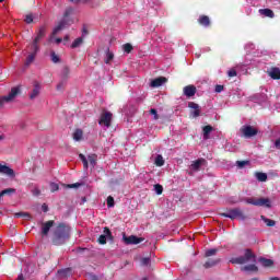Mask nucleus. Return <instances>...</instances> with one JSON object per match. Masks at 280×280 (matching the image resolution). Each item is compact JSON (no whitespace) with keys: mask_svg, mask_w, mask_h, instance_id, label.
I'll use <instances>...</instances> for the list:
<instances>
[{"mask_svg":"<svg viewBox=\"0 0 280 280\" xmlns=\"http://www.w3.org/2000/svg\"><path fill=\"white\" fill-rule=\"evenodd\" d=\"M63 40L68 42V40H69V35H66V36L63 37Z\"/></svg>","mask_w":280,"mask_h":280,"instance_id":"nucleus-60","label":"nucleus"},{"mask_svg":"<svg viewBox=\"0 0 280 280\" xmlns=\"http://www.w3.org/2000/svg\"><path fill=\"white\" fill-rule=\"evenodd\" d=\"M259 262L264 268H271V266H275V261L268 258H259Z\"/></svg>","mask_w":280,"mask_h":280,"instance_id":"nucleus-24","label":"nucleus"},{"mask_svg":"<svg viewBox=\"0 0 280 280\" xmlns=\"http://www.w3.org/2000/svg\"><path fill=\"white\" fill-rule=\"evenodd\" d=\"M82 200H83V202H86V197H83Z\"/></svg>","mask_w":280,"mask_h":280,"instance_id":"nucleus-62","label":"nucleus"},{"mask_svg":"<svg viewBox=\"0 0 280 280\" xmlns=\"http://www.w3.org/2000/svg\"><path fill=\"white\" fill-rule=\"evenodd\" d=\"M0 174H5L7 176H10L11 178H14V170L10 168L8 165L0 164Z\"/></svg>","mask_w":280,"mask_h":280,"instance_id":"nucleus-17","label":"nucleus"},{"mask_svg":"<svg viewBox=\"0 0 280 280\" xmlns=\"http://www.w3.org/2000/svg\"><path fill=\"white\" fill-rule=\"evenodd\" d=\"M56 224L54 220L47 221L42 224V235H49V231H51V228Z\"/></svg>","mask_w":280,"mask_h":280,"instance_id":"nucleus-14","label":"nucleus"},{"mask_svg":"<svg viewBox=\"0 0 280 280\" xmlns=\"http://www.w3.org/2000/svg\"><path fill=\"white\" fill-rule=\"evenodd\" d=\"M155 165L156 167H163L165 165V160L163 159V155L161 154L156 155Z\"/></svg>","mask_w":280,"mask_h":280,"instance_id":"nucleus-32","label":"nucleus"},{"mask_svg":"<svg viewBox=\"0 0 280 280\" xmlns=\"http://www.w3.org/2000/svg\"><path fill=\"white\" fill-rule=\"evenodd\" d=\"M214 255H218V248L207 249L205 253V257H213Z\"/></svg>","mask_w":280,"mask_h":280,"instance_id":"nucleus-37","label":"nucleus"},{"mask_svg":"<svg viewBox=\"0 0 280 280\" xmlns=\"http://www.w3.org/2000/svg\"><path fill=\"white\" fill-rule=\"evenodd\" d=\"M50 59H51V62H54L55 65H57V62H60V57L56 55V51L50 52Z\"/></svg>","mask_w":280,"mask_h":280,"instance_id":"nucleus-39","label":"nucleus"},{"mask_svg":"<svg viewBox=\"0 0 280 280\" xmlns=\"http://www.w3.org/2000/svg\"><path fill=\"white\" fill-rule=\"evenodd\" d=\"M71 272L70 269H62L59 270L58 273L60 275V277H67V275H69Z\"/></svg>","mask_w":280,"mask_h":280,"instance_id":"nucleus-48","label":"nucleus"},{"mask_svg":"<svg viewBox=\"0 0 280 280\" xmlns=\"http://www.w3.org/2000/svg\"><path fill=\"white\" fill-rule=\"evenodd\" d=\"M249 161H236V166L242 170L245 165H248Z\"/></svg>","mask_w":280,"mask_h":280,"instance_id":"nucleus-45","label":"nucleus"},{"mask_svg":"<svg viewBox=\"0 0 280 280\" xmlns=\"http://www.w3.org/2000/svg\"><path fill=\"white\" fill-rule=\"evenodd\" d=\"M267 73L271 80H280V68L271 67Z\"/></svg>","mask_w":280,"mask_h":280,"instance_id":"nucleus-16","label":"nucleus"},{"mask_svg":"<svg viewBox=\"0 0 280 280\" xmlns=\"http://www.w3.org/2000/svg\"><path fill=\"white\" fill-rule=\"evenodd\" d=\"M150 115H153V119H155V120L159 119V113L156 112V109L151 108L150 109Z\"/></svg>","mask_w":280,"mask_h":280,"instance_id":"nucleus-49","label":"nucleus"},{"mask_svg":"<svg viewBox=\"0 0 280 280\" xmlns=\"http://www.w3.org/2000/svg\"><path fill=\"white\" fill-rule=\"evenodd\" d=\"M71 14H73V8L66 9L63 13V19H68V16H71Z\"/></svg>","mask_w":280,"mask_h":280,"instance_id":"nucleus-46","label":"nucleus"},{"mask_svg":"<svg viewBox=\"0 0 280 280\" xmlns=\"http://www.w3.org/2000/svg\"><path fill=\"white\" fill-rule=\"evenodd\" d=\"M71 3H80V0H70Z\"/></svg>","mask_w":280,"mask_h":280,"instance_id":"nucleus-58","label":"nucleus"},{"mask_svg":"<svg viewBox=\"0 0 280 280\" xmlns=\"http://www.w3.org/2000/svg\"><path fill=\"white\" fill-rule=\"evenodd\" d=\"M275 145L277 150H280V138L276 140Z\"/></svg>","mask_w":280,"mask_h":280,"instance_id":"nucleus-56","label":"nucleus"},{"mask_svg":"<svg viewBox=\"0 0 280 280\" xmlns=\"http://www.w3.org/2000/svg\"><path fill=\"white\" fill-rule=\"evenodd\" d=\"M242 270L244 272H257V270H259V268L256 267V265H247V266L242 267Z\"/></svg>","mask_w":280,"mask_h":280,"instance_id":"nucleus-30","label":"nucleus"},{"mask_svg":"<svg viewBox=\"0 0 280 280\" xmlns=\"http://www.w3.org/2000/svg\"><path fill=\"white\" fill-rule=\"evenodd\" d=\"M199 25L202 27H209L211 25V19L208 15H200L198 19Z\"/></svg>","mask_w":280,"mask_h":280,"instance_id":"nucleus-19","label":"nucleus"},{"mask_svg":"<svg viewBox=\"0 0 280 280\" xmlns=\"http://www.w3.org/2000/svg\"><path fill=\"white\" fill-rule=\"evenodd\" d=\"M88 161L92 167L97 165V154L93 153L88 156Z\"/></svg>","mask_w":280,"mask_h":280,"instance_id":"nucleus-28","label":"nucleus"},{"mask_svg":"<svg viewBox=\"0 0 280 280\" xmlns=\"http://www.w3.org/2000/svg\"><path fill=\"white\" fill-rule=\"evenodd\" d=\"M19 93H21V88L15 86L12 88L10 93L5 96H0V109L3 108L5 102H12V100H14V97H16V95H19Z\"/></svg>","mask_w":280,"mask_h":280,"instance_id":"nucleus-5","label":"nucleus"},{"mask_svg":"<svg viewBox=\"0 0 280 280\" xmlns=\"http://www.w3.org/2000/svg\"><path fill=\"white\" fill-rule=\"evenodd\" d=\"M245 202L247 205H254V207H267V209H270V207H272L270 205V199H268V198H258V199L246 198Z\"/></svg>","mask_w":280,"mask_h":280,"instance_id":"nucleus-4","label":"nucleus"},{"mask_svg":"<svg viewBox=\"0 0 280 280\" xmlns=\"http://www.w3.org/2000/svg\"><path fill=\"white\" fill-rule=\"evenodd\" d=\"M202 132H203V139H209V135L213 132V127L211 125H207L202 128Z\"/></svg>","mask_w":280,"mask_h":280,"instance_id":"nucleus-27","label":"nucleus"},{"mask_svg":"<svg viewBox=\"0 0 280 280\" xmlns=\"http://www.w3.org/2000/svg\"><path fill=\"white\" fill-rule=\"evenodd\" d=\"M122 49H124V51L126 52V54H130L131 51H132V44H125L124 46H122Z\"/></svg>","mask_w":280,"mask_h":280,"instance_id":"nucleus-44","label":"nucleus"},{"mask_svg":"<svg viewBox=\"0 0 280 280\" xmlns=\"http://www.w3.org/2000/svg\"><path fill=\"white\" fill-rule=\"evenodd\" d=\"M260 220H262V222H265V224H267V226H275L277 224V222L275 220L268 219L264 215L260 217Z\"/></svg>","mask_w":280,"mask_h":280,"instance_id":"nucleus-34","label":"nucleus"},{"mask_svg":"<svg viewBox=\"0 0 280 280\" xmlns=\"http://www.w3.org/2000/svg\"><path fill=\"white\" fill-rule=\"evenodd\" d=\"M188 108H190V117H200V105L198 103L189 102Z\"/></svg>","mask_w":280,"mask_h":280,"instance_id":"nucleus-11","label":"nucleus"},{"mask_svg":"<svg viewBox=\"0 0 280 280\" xmlns=\"http://www.w3.org/2000/svg\"><path fill=\"white\" fill-rule=\"evenodd\" d=\"M221 259L217 258V259H208L205 264H203V268L209 269V268H213L214 266H218L220 264Z\"/></svg>","mask_w":280,"mask_h":280,"instance_id":"nucleus-20","label":"nucleus"},{"mask_svg":"<svg viewBox=\"0 0 280 280\" xmlns=\"http://www.w3.org/2000/svg\"><path fill=\"white\" fill-rule=\"evenodd\" d=\"M68 187H69L70 189L78 188V187H80V183H75V184L68 185Z\"/></svg>","mask_w":280,"mask_h":280,"instance_id":"nucleus-54","label":"nucleus"},{"mask_svg":"<svg viewBox=\"0 0 280 280\" xmlns=\"http://www.w3.org/2000/svg\"><path fill=\"white\" fill-rule=\"evenodd\" d=\"M71 234V228L65 223H60L57 229L52 232V244L55 246H62L67 240H69Z\"/></svg>","mask_w":280,"mask_h":280,"instance_id":"nucleus-1","label":"nucleus"},{"mask_svg":"<svg viewBox=\"0 0 280 280\" xmlns=\"http://www.w3.org/2000/svg\"><path fill=\"white\" fill-rule=\"evenodd\" d=\"M14 218H24L25 220H32V214L28 212H18L14 214Z\"/></svg>","mask_w":280,"mask_h":280,"instance_id":"nucleus-33","label":"nucleus"},{"mask_svg":"<svg viewBox=\"0 0 280 280\" xmlns=\"http://www.w3.org/2000/svg\"><path fill=\"white\" fill-rule=\"evenodd\" d=\"M241 132L244 135L246 139H252V137H256V135L259 133V130L248 125V126L242 127Z\"/></svg>","mask_w":280,"mask_h":280,"instance_id":"nucleus-7","label":"nucleus"},{"mask_svg":"<svg viewBox=\"0 0 280 280\" xmlns=\"http://www.w3.org/2000/svg\"><path fill=\"white\" fill-rule=\"evenodd\" d=\"M84 132L82 131V129H77L73 132V139L74 141H82V137H83Z\"/></svg>","mask_w":280,"mask_h":280,"instance_id":"nucleus-31","label":"nucleus"},{"mask_svg":"<svg viewBox=\"0 0 280 280\" xmlns=\"http://www.w3.org/2000/svg\"><path fill=\"white\" fill-rule=\"evenodd\" d=\"M39 42H36L35 39H33V43L28 46L31 49V54H38V51H40V47L38 46Z\"/></svg>","mask_w":280,"mask_h":280,"instance_id":"nucleus-25","label":"nucleus"},{"mask_svg":"<svg viewBox=\"0 0 280 280\" xmlns=\"http://www.w3.org/2000/svg\"><path fill=\"white\" fill-rule=\"evenodd\" d=\"M92 280H98V279H97V276H93V277H92Z\"/></svg>","mask_w":280,"mask_h":280,"instance_id":"nucleus-61","label":"nucleus"},{"mask_svg":"<svg viewBox=\"0 0 280 280\" xmlns=\"http://www.w3.org/2000/svg\"><path fill=\"white\" fill-rule=\"evenodd\" d=\"M229 78H235V75H237V71H235V69H231L228 72Z\"/></svg>","mask_w":280,"mask_h":280,"instance_id":"nucleus-52","label":"nucleus"},{"mask_svg":"<svg viewBox=\"0 0 280 280\" xmlns=\"http://www.w3.org/2000/svg\"><path fill=\"white\" fill-rule=\"evenodd\" d=\"M60 189V186L56 183H50V191L54 194V191H58Z\"/></svg>","mask_w":280,"mask_h":280,"instance_id":"nucleus-47","label":"nucleus"},{"mask_svg":"<svg viewBox=\"0 0 280 280\" xmlns=\"http://www.w3.org/2000/svg\"><path fill=\"white\" fill-rule=\"evenodd\" d=\"M269 280H280L279 277H272Z\"/></svg>","mask_w":280,"mask_h":280,"instance_id":"nucleus-59","label":"nucleus"},{"mask_svg":"<svg viewBox=\"0 0 280 280\" xmlns=\"http://www.w3.org/2000/svg\"><path fill=\"white\" fill-rule=\"evenodd\" d=\"M255 176L259 183H266V180H268V174L266 173L257 172Z\"/></svg>","mask_w":280,"mask_h":280,"instance_id":"nucleus-29","label":"nucleus"},{"mask_svg":"<svg viewBox=\"0 0 280 280\" xmlns=\"http://www.w3.org/2000/svg\"><path fill=\"white\" fill-rule=\"evenodd\" d=\"M256 257L257 256H255V254H253V249L247 248V249H245L244 256H240V257L230 259V264L244 265V264H248V261H255Z\"/></svg>","mask_w":280,"mask_h":280,"instance_id":"nucleus-2","label":"nucleus"},{"mask_svg":"<svg viewBox=\"0 0 280 280\" xmlns=\"http://www.w3.org/2000/svg\"><path fill=\"white\" fill-rule=\"evenodd\" d=\"M184 95H186V97H194V95H196V85H186L184 88Z\"/></svg>","mask_w":280,"mask_h":280,"instance_id":"nucleus-18","label":"nucleus"},{"mask_svg":"<svg viewBox=\"0 0 280 280\" xmlns=\"http://www.w3.org/2000/svg\"><path fill=\"white\" fill-rule=\"evenodd\" d=\"M103 233L104 234L100 235V237L97 240L98 244L104 245V244H106L107 240L113 241V232H110V229L104 228Z\"/></svg>","mask_w":280,"mask_h":280,"instance_id":"nucleus-9","label":"nucleus"},{"mask_svg":"<svg viewBox=\"0 0 280 280\" xmlns=\"http://www.w3.org/2000/svg\"><path fill=\"white\" fill-rule=\"evenodd\" d=\"M110 121H113V113L103 112L101 114V119L98 120L100 126H106V128H110Z\"/></svg>","mask_w":280,"mask_h":280,"instance_id":"nucleus-6","label":"nucleus"},{"mask_svg":"<svg viewBox=\"0 0 280 280\" xmlns=\"http://www.w3.org/2000/svg\"><path fill=\"white\" fill-rule=\"evenodd\" d=\"M202 163H205V159H198L191 163L190 167L194 172H198Z\"/></svg>","mask_w":280,"mask_h":280,"instance_id":"nucleus-22","label":"nucleus"},{"mask_svg":"<svg viewBox=\"0 0 280 280\" xmlns=\"http://www.w3.org/2000/svg\"><path fill=\"white\" fill-rule=\"evenodd\" d=\"M154 191L158 194V196H161V194H163V186L161 184H155Z\"/></svg>","mask_w":280,"mask_h":280,"instance_id":"nucleus-42","label":"nucleus"},{"mask_svg":"<svg viewBox=\"0 0 280 280\" xmlns=\"http://www.w3.org/2000/svg\"><path fill=\"white\" fill-rule=\"evenodd\" d=\"M55 43H56L57 45H60V43H62V38H60V37L56 38V39H55Z\"/></svg>","mask_w":280,"mask_h":280,"instance_id":"nucleus-57","label":"nucleus"},{"mask_svg":"<svg viewBox=\"0 0 280 280\" xmlns=\"http://www.w3.org/2000/svg\"><path fill=\"white\" fill-rule=\"evenodd\" d=\"M79 159L82 161L84 170H89V160H86V156L81 153L79 154Z\"/></svg>","mask_w":280,"mask_h":280,"instance_id":"nucleus-38","label":"nucleus"},{"mask_svg":"<svg viewBox=\"0 0 280 280\" xmlns=\"http://www.w3.org/2000/svg\"><path fill=\"white\" fill-rule=\"evenodd\" d=\"M2 139H3V136H0V141H2Z\"/></svg>","mask_w":280,"mask_h":280,"instance_id":"nucleus-63","label":"nucleus"},{"mask_svg":"<svg viewBox=\"0 0 280 280\" xmlns=\"http://www.w3.org/2000/svg\"><path fill=\"white\" fill-rule=\"evenodd\" d=\"M224 91V85H217L215 86V93H222Z\"/></svg>","mask_w":280,"mask_h":280,"instance_id":"nucleus-53","label":"nucleus"},{"mask_svg":"<svg viewBox=\"0 0 280 280\" xmlns=\"http://www.w3.org/2000/svg\"><path fill=\"white\" fill-rule=\"evenodd\" d=\"M45 36H47V26L43 25L36 32V37L34 38L35 43H40Z\"/></svg>","mask_w":280,"mask_h":280,"instance_id":"nucleus-13","label":"nucleus"},{"mask_svg":"<svg viewBox=\"0 0 280 280\" xmlns=\"http://www.w3.org/2000/svg\"><path fill=\"white\" fill-rule=\"evenodd\" d=\"M57 91H65V80L57 84Z\"/></svg>","mask_w":280,"mask_h":280,"instance_id":"nucleus-51","label":"nucleus"},{"mask_svg":"<svg viewBox=\"0 0 280 280\" xmlns=\"http://www.w3.org/2000/svg\"><path fill=\"white\" fill-rule=\"evenodd\" d=\"M69 25H71L70 21L67 20V18H63L54 28L52 36H56V34H58V32H61V30H65V27H69Z\"/></svg>","mask_w":280,"mask_h":280,"instance_id":"nucleus-10","label":"nucleus"},{"mask_svg":"<svg viewBox=\"0 0 280 280\" xmlns=\"http://www.w3.org/2000/svg\"><path fill=\"white\" fill-rule=\"evenodd\" d=\"M13 194H16V188H7L0 191V200L3 198V196H12Z\"/></svg>","mask_w":280,"mask_h":280,"instance_id":"nucleus-26","label":"nucleus"},{"mask_svg":"<svg viewBox=\"0 0 280 280\" xmlns=\"http://www.w3.org/2000/svg\"><path fill=\"white\" fill-rule=\"evenodd\" d=\"M151 259L145 257L141 259V266H150Z\"/></svg>","mask_w":280,"mask_h":280,"instance_id":"nucleus-50","label":"nucleus"},{"mask_svg":"<svg viewBox=\"0 0 280 280\" xmlns=\"http://www.w3.org/2000/svg\"><path fill=\"white\" fill-rule=\"evenodd\" d=\"M113 58H115V54H113L110 49L107 48L105 65H110V60H113Z\"/></svg>","mask_w":280,"mask_h":280,"instance_id":"nucleus-35","label":"nucleus"},{"mask_svg":"<svg viewBox=\"0 0 280 280\" xmlns=\"http://www.w3.org/2000/svg\"><path fill=\"white\" fill-rule=\"evenodd\" d=\"M70 74L71 69L69 68V66H65L61 70V80H63V82H67L69 80Z\"/></svg>","mask_w":280,"mask_h":280,"instance_id":"nucleus-21","label":"nucleus"},{"mask_svg":"<svg viewBox=\"0 0 280 280\" xmlns=\"http://www.w3.org/2000/svg\"><path fill=\"white\" fill-rule=\"evenodd\" d=\"M220 215L222 218H230V220H235L240 218V220H246V214L240 208L230 209L226 212H221Z\"/></svg>","mask_w":280,"mask_h":280,"instance_id":"nucleus-3","label":"nucleus"},{"mask_svg":"<svg viewBox=\"0 0 280 280\" xmlns=\"http://www.w3.org/2000/svg\"><path fill=\"white\" fill-rule=\"evenodd\" d=\"M125 244L128 245H137V244H141V242H144L145 238L143 237H138L136 235H130V236H122Z\"/></svg>","mask_w":280,"mask_h":280,"instance_id":"nucleus-8","label":"nucleus"},{"mask_svg":"<svg viewBox=\"0 0 280 280\" xmlns=\"http://www.w3.org/2000/svg\"><path fill=\"white\" fill-rule=\"evenodd\" d=\"M142 280H148V278H143Z\"/></svg>","mask_w":280,"mask_h":280,"instance_id":"nucleus-64","label":"nucleus"},{"mask_svg":"<svg viewBox=\"0 0 280 280\" xmlns=\"http://www.w3.org/2000/svg\"><path fill=\"white\" fill-rule=\"evenodd\" d=\"M40 95V83L38 81H34L33 90L28 95L30 100H36Z\"/></svg>","mask_w":280,"mask_h":280,"instance_id":"nucleus-12","label":"nucleus"},{"mask_svg":"<svg viewBox=\"0 0 280 280\" xmlns=\"http://www.w3.org/2000/svg\"><path fill=\"white\" fill-rule=\"evenodd\" d=\"M24 21L27 23V25L34 23V14L32 13L26 14Z\"/></svg>","mask_w":280,"mask_h":280,"instance_id":"nucleus-41","label":"nucleus"},{"mask_svg":"<svg viewBox=\"0 0 280 280\" xmlns=\"http://www.w3.org/2000/svg\"><path fill=\"white\" fill-rule=\"evenodd\" d=\"M42 211H44V213H47V211H49V207H47V205L44 203V205L42 206Z\"/></svg>","mask_w":280,"mask_h":280,"instance_id":"nucleus-55","label":"nucleus"},{"mask_svg":"<svg viewBox=\"0 0 280 280\" xmlns=\"http://www.w3.org/2000/svg\"><path fill=\"white\" fill-rule=\"evenodd\" d=\"M259 14L267 16L268 19H275V12L270 9H260Z\"/></svg>","mask_w":280,"mask_h":280,"instance_id":"nucleus-23","label":"nucleus"},{"mask_svg":"<svg viewBox=\"0 0 280 280\" xmlns=\"http://www.w3.org/2000/svg\"><path fill=\"white\" fill-rule=\"evenodd\" d=\"M35 58H36V54L31 52V54L27 56V58H26V65H27V66L32 65V63L34 62Z\"/></svg>","mask_w":280,"mask_h":280,"instance_id":"nucleus-40","label":"nucleus"},{"mask_svg":"<svg viewBox=\"0 0 280 280\" xmlns=\"http://www.w3.org/2000/svg\"><path fill=\"white\" fill-rule=\"evenodd\" d=\"M82 43H84V39L82 37H78L77 39H74V42L71 45L72 49H75L78 47H80V45H82Z\"/></svg>","mask_w":280,"mask_h":280,"instance_id":"nucleus-36","label":"nucleus"},{"mask_svg":"<svg viewBox=\"0 0 280 280\" xmlns=\"http://www.w3.org/2000/svg\"><path fill=\"white\" fill-rule=\"evenodd\" d=\"M165 82H167V78L159 77L151 81L150 86H152V89H159V86H163V84H165Z\"/></svg>","mask_w":280,"mask_h":280,"instance_id":"nucleus-15","label":"nucleus"},{"mask_svg":"<svg viewBox=\"0 0 280 280\" xmlns=\"http://www.w3.org/2000/svg\"><path fill=\"white\" fill-rule=\"evenodd\" d=\"M107 207L110 209L113 207H115V198H113V196H108L107 197Z\"/></svg>","mask_w":280,"mask_h":280,"instance_id":"nucleus-43","label":"nucleus"}]
</instances>
